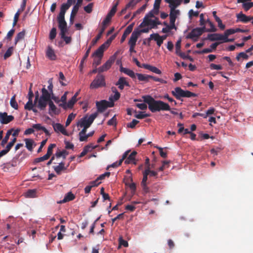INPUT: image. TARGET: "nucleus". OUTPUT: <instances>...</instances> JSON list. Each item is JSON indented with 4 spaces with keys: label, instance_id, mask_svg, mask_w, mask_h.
<instances>
[{
    "label": "nucleus",
    "instance_id": "f257e3e1",
    "mask_svg": "<svg viewBox=\"0 0 253 253\" xmlns=\"http://www.w3.org/2000/svg\"><path fill=\"white\" fill-rule=\"evenodd\" d=\"M144 102L147 104L148 108L152 113L161 111H170V107L169 104L161 100H156L149 95L142 96Z\"/></svg>",
    "mask_w": 253,
    "mask_h": 253
},
{
    "label": "nucleus",
    "instance_id": "f03ea898",
    "mask_svg": "<svg viewBox=\"0 0 253 253\" xmlns=\"http://www.w3.org/2000/svg\"><path fill=\"white\" fill-rule=\"evenodd\" d=\"M51 93L48 91L45 87L42 88V95L40 98L37 91L35 99V104L37 103V107L41 111L44 110L47 105V102L51 100Z\"/></svg>",
    "mask_w": 253,
    "mask_h": 253
},
{
    "label": "nucleus",
    "instance_id": "7ed1b4c3",
    "mask_svg": "<svg viewBox=\"0 0 253 253\" xmlns=\"http://www.w3.org/2000/svg\"><path fill=\"white\" fill-rule=\"evenodd\" d=\"M97 116L98 113L95 112L91 114L89 117L85 116L81 119L80 121L77 124V126H80L81 127H82L83 126H85L86 127H89Z\"/></svg>",
    "mask_w": 253,
    "mask_h": 253
},
{
    "label": "nucleus",
    "instance_id": "20e7f679",
    "mask_svg": "<svg viewBox=\"0 0 253 253\" xmlns=\"http://www.w3.org/2000/svg\"><path fill=\"white\" fill-rule=\"evenodd\" d=\"M105 84L104 77L102 75L99 74L96 76L91 83L90 88L91 89L97 88L100 87L104 86Z\"/></svg>",
    "mask_w": 253,
    "mask_h": 253
},
{
    "label": "nucleus",
    "instance_id": "39448f33",
    "mask_svg": "<svg viewBox=\"0 0 253 253\" xmlns=\"http://www.w3.org/2000/svg\"><path fill=\"white\" fill-rule=\"evenodd\" d=\"M57 19L60 34L63 35L64 33H66L68 31L67 24L65 20V17L57 16Z\"/></svg>",
    "mask_w": 253,
    "mask_h": 253
},
{
    "label": "nucleus",
    "instance_id": "423d86ee",
    "mask_svg": "<svg viewBox=\"0 0 253 253\" xmlns=\"http://www.w3.org/2000/svg\"><path fill=\"white\" fill-rule=\"evenodd\" d=\"M119 0L114 5L111 10L108 13L106 18L103 20L102 22V25L105 26L110 22L112 16L114 15L117 11V6L119 4Z\"/></svg>",
    "mask_w": 253,
    "mask_h": 253
},
{
    "label": "nucleus",
    "instance_id": "0eeeda50",
    "mask_svg": "<svg viewBox=\"0 0 253 253\" xmlns=\"http://www.w3.org/2000/svg\"><path fill=\"white\" fill-rule=\"evenodd\" d=\"M116 57L114 55L111 56L102 66L98 68V72L101 73L109 69L115 62Z\"/></svg>",
    "mask_w": 253,
    "mask_h": 253
},
{
    "label": "nucleus",
    "instance_id": "6e6552de",
    "mask_svg": "<svg viewBox=\"0 0 253 253\" xmlns=\"http://www.w3.org/2000/svg\"><path fill=\"white\" fill-rule=\"evenodd\" d=\"M14 119L12 115H8L6 112H0V123L1 124H7L12 121Z\"/></svg>",
    "mask_w": 253,
    "mask_h": 253
},
{
    "label": "nucleus",
    "instance_id": "1a4fd4ad",
    "mask_svg": "<svg viewBox=\"0 0 253 253\" xmlns=\"http://www.w3.org/2000/svg\"><path fill=\"white\" fill-rule=\"evenodd\" d=\"M146 26H150L151 29L156 28L155 19H151L150 18H148L147 17H144L143 21L141 23L139 27L140 28H143Z\"/></svg>",
    "mask_w": 253,
    "mask_h": 253
},
{
    "label": "nucleus",
    "instance_id": "9d476101",
    "mask_svg": "<svg viewBox=\"0 0 253 253\" xmlns=\"http://www.w3.org/2000/svg\"><path fill=\"white\" fill-rule=\"evenodd\" d=\"M49 106L48 114L52 116L54 115H58L60 113V110L56 107L52 100L47 102Z\"/></svg>",
    "mask_w": 253,
    "mask_h": 253
},
{
    "label": "nucleus",
    "instance_id": "9b49d317",
    "mask_svg": "<svg viewBox=\"0 0 253 253\" xmlns=\"http://www.w3.org/2000/svg\"><path fill=\"white\" fill-rule=\"evenodd\" d=\"M108 103V102L105 100H103L100 101H97L96 103V106L97 108L98 112L101 113L104 112L109 106ZM112 106V105L109 106V107Z\"/></svg>",
    "mask_w": 253,
    "mask_h": 253
},
{
    "label": "nucleus",
    "instance_id": "f8f14e48",
    "mask_svg": "<svg viewBox=\"0 0 253 253\" xmlns=\"http://www.w3.org/2000/svg\"><path fill=\"white\" fill-rule=\"evenodd\" d=\"M83 1V0H77V2L73 6L71 13V15H70V22H72V21L73 20L74 17L77 14L80 7L82 4Z\"/></svg>",
    "mask_w": 253,
    "mask_h": 253
},
{
    "label": "nucleus",
    "instance_id": "ddd939ff",
    "mask_svg": "<svg viewBox=\"0 0 253 253\" xmlns=\"http://www.w3.org/2000/svg\"><path fill=\"white\" fill-rule=\"evenodd\" d=\"M137 36L134 35H131L130 38L129 40L128 44L129 45V51L130 52H136V51L134 50V47L136 45V42H137Z\"/></svg>",
    "mask_w": 253,
    "mask_h": 253
},
{
    "label": "nucleus",
    "instance_id": "4468645a",
    "mask_svg": "<svg viewBox=\"0 0 253 253\" xmlns=\"http://www.w3.org/2000/svg\"><path fill=\"white\" fill-rule=\"evenodd\" d=\"M151 40H154L156 42L157 44L160 46L163 43V40L161 38V36L158 33H153L150 35V37L147 39L148 42H150Z\"/></svg>",
    "mask_w": 253,
    "mask_h": 253
},
{
    "label": "nucleus",
    "instance_id": "2eb2a0df",
    "mask_svg": "<svg viewBox=\"0 0 253 253\" xmlns=\"http://www.w3.org/2000/svg\"><path fill=\"white\" fill-rule=\"evenodd\" d=\"M116 85H118L120 89L123 90L125 86H129V84L128 82L126 81V78L125 77H120L118 82L115 84Z\"/></svg>",
    "mask_w": 253,
    "mask_h": 253
},
{
    "label": "nucleus",
    "instance_id": "dca6fc26",
    "mask_svg": "<svg viewBox=\"0 0 253 253\" xmlns=\"http://www.w3.org/2000/svg\"><path fill=\"white\" fill-rule=\"evenodd\" d=\"M171 93L177 99L180 100L181 97H183L184 90L180 87H176L171 91Z\"/></svg>",
    "mask_w": 253,
    "mask_h": 253
},
{
    "label": "nucleus",
    "instance_id": "f3484780",
    "mask_svg": "<svg viewBox=\"0 0 253 253\" xmlns=\"http://www.w3.org/2000/svg\"><path fill=\"white\" fill-rule=\"evenodd\" d=\"M134 25V23H131L126 29L122 36L121 39V43H123L125 41L127 35H128L132 32Z\"/></svg>",
    "mask_w": 253,
    "mask_h": 253
},
{
    "label": "nucleus",
    "instance_id": "a211bd4d",
    "mask_svg": "<svg viewBox=\"0 0 253 253\" xmlns=\"http://www.w3.org/2000/svg\"><path fill=\"white\" fill-rule=\"evenodd\" d=\"M200 30V29L198 28L193 29L186 36V38L193 39L194 38H198L202 35L201 32Z\"/></svg>",
    "mask_w": 253,
    "mask_h": 253
},
{
    "label": "nucleus",
    "instance_id": "6ab92c4d",
    "mask_svg": "<svg viewBox=\"0 0 253 253\" xmlns=\"http://www.w3.org/2000/svg\"><path fill=\"white\" fill-rule=\"evenodd\" d=\"M53 127L55 131L57 132H60L65 135H68L67 131L61 124L59 123L54 124L53 125Z\"/></svg>",
    "mask_w": 253,
    "mask_h": 253
},
{
    "label": "nucleus",
    "instance_id": "aec40b11",
    "mask_svg": "<svg viewBox=\"0 0 253 253\" xmlns=\"http://www.w3.org/2000/svg\"><path fill=\"white\" fill-rule=\"evenodd\" d=\"M237 2L243 3L242 6L245 11H248L253 7V2H251V0H237Z\"/></svg>",
    "mask_w": 253,
    "mask_h": 253
},
{
    "label": "nucleus",
    "instance_id": "412c9836",
    "mask_svg": "<svg viewBox=\"0 0 253 253\" xmlns=\"http://www.w3.org/2000/svg\"><path fill=\"white\" fill-rule=\"evenodd\" d=\"M207 39L211 41H222L223 36L222 35L217 33L210 34L208 35Z\"/></svg>",
    "mask_w": 253,
    "mask_h": 253
},
{
    "label": "nucleus",
    "instance_id": "4be33fe9",
    "mask_svg": "<svg viewBox=\"0 0 253 253\" xmlns=\"http://www.w3.org/2000/svg\"><path fill=\"white\" fill-rule=\"evenodd\" d=\"M120 71L121 72H123L125 74L128 75L132 79H135L136 78V73H135L132 70L129 69L124 68L121 66L120 67Z\"/></svg>",
    "mask_w": 253,
    "mask_h": 253
},
{
    "label": "nucleus",
    "instance_id": "5701e85b",
    "mask_svg": "<svg viewBox=\"0 0 253 253\" xmlns=\"http://www.w3.org/2000/svg\"><path fill=\"white\" fill-rule=\"evenodd\" d=\"M46 56L51 60H55L56 59V55L54 51L50 46H48L46 49Z\"/></svg>",
    "mask_w": 253,
    "mask_h": 253
},
{
    "label": "nucleus",
    "instance_id": "b1692460",
    "mask_svg": "<svg viewBox=\"0 0 253 253\" xmlns=\"http://www.w3.org/2000/svg\"><path fill=\"white\" fill-rule=\"evenodd\" d=\"M142 66L144 69L149 70V71L157 74L160 75L162 74L161 71L156 67L153 66L148 64H143Z\"/></svg>",
    "mask_w": 253,
    "mask_h": 253
},
{
    "label": "nucleus",
    "instance_id": "393cba45",
    "mask_svg": "<svg viewBox=\"0 0 253 253\" xmlns=\"http://www.w3.org/2000/svg\"><path fill=\"white\" fill-rule=\"evenodd\" d=\"M75 198V196L71 192H69L65 196L64 199L62 200L58 201L57 203L58 204L65 203L67 202L72 201Z\"/></svg>",
    "mask_w": 253,
    "mask_h": 253
},
{
    "label": "nucleus",
    "instance_id": "a878e982",
    "mask_svg": "<svg viewBox=\"0 0 253 253\" xmlns=\"http://www.w3.org/2000/svg\"><path fill=\"white\" fill-rule=\"evenodd\" d=\"M237 20L239 21L247 23L250 22L251 16H247L246 14H243L242 12L237 14Z\"/></svg>",
    "mask_w": 253,
    "mask_h": 253
},
{
    "label": "nucleus",
    "instance_id": "bb28decb",
    "mask_svg": "<svg viewBox=\"0 0 253 253\" xmlns=\"http://www.w3.org/2000/svg\"><path fill=\"white\" fill-rule=\"evenodd\" d=\"M24 141L25 142L26 147L27 149L30 151H32L34 147L36 145V144L35 143L34 141L30 138H25Z\"/></svg>",
    "mask_w": 253,
    "mask_h": 253
},
{
    "label": "nucleus",
    "instance_id": "cd10ccee",
    "mask_svg": "<svg viewBox=\"0 0 253 253\" xmlns=\"http://www.w3.org/2000/svg\"><path fill=\"white\" fill-rule=\"evenodd\" d=\"M179 10L170 9L169 13L170 22H175L177 16L179 14Z\"/></svg>",
    "mask_w": 253,
    "mask_h": 253
},
{
    "label": "nucleus",
    "instance_id": "c85d7f7f",
    "mask_svg": "<svg viewBox=\"0 0 253 253\" xmlns=\"http://www.w3.org/2000/svg\"><path fill=\"white\" fill-rule=\"evenodd\" d=\"M136 77H137V79L139 81L148 82L149 79H150L151 75L136 73Z\"/></svg>",
    "mask_w": 253,
    "mask_h": 253
},
{
    "label": "nucleus",
    "instance_id": "c756f323",
    "mask_svg": "<svg viewBox=\"0 0 253 253\" xmlns=\"http://www.w3.org/2000/svg\"><path fill=\"white\" fill-rule=\"evenodd\" d=\"M151 29L150 28H143L140 30L138 29H134V30L132 32L131 35H135L137 36V39H138L139 36H140L141 33H147L149 32V30Z\"/></svg>",
    "mask_w": 253,
    "mask_h": 253
},
{
    "label": "nucleus",
    "instance_id": "7c9ffc66",
    "mask_svg": "<svg viewBox=\"0 0 253 253\" xmlns=\"http://www.w3.org/2000/svg\"><path fill=\"white\" fill-rule=\"evenodd\" d=\"M66 168L65 167V163L61 162L58 166L54 167V169L56 173L58 175L61 174L62 170H65Z\"/></svg>",
    "mask_w": 253,
    "mask_h": 253
},
{
    "label": "nucleus",
    "instance_id": "2f4dec72",
    "mask_svg": "<svg viewBox=\"0 0 253 253\" xmlns=\"http://www.w3.org/2000/svg\"><path fill=\"white\" fill-rule=\"evenodd\" d=\"M70 5L67 3H63L62 4L60 8V11L58 16L65 17V14L66 11L70 8Z\"/></svg>",
    "mask_w": 253,
    "mask_h": 253
},
{
    "label": "nucleus",
    "instance_id": "473e14b6",
    "mask_svg": "<svg viewBox=\"0 0 253 253\" xmlns=\"http://www.w3.org/2000/svg\"><path fill=\"white\" fill-rule=\"evenodd\" d=\"M137 3V1H134V0H131L120 12V15L125 14L126 10L130 7H134Z\"/></svg>",
    "mask_w": 253,
    "mask_h": 253
},
{
    "label": "nucleus",
    "instance_id": "72a5a7b5",
    "mask_svg": "<svg viewBox=\"0 0 253 253\" xmlns=\"http://www.w3.org/2000/svg\"><path fill=\"white\" fill-rule=\"evenodd\" d=\"M32 127L37 130H42L47 135H50V133L47 129L45 127L42 126L40 124H34Z\"/></svg>",
    "mask_w": 253,
    "mask_h": 253
},
{
    "label": "nucleus",
    "instance_id": "f704fd0d",
    "mask_svg": "<svg viewBox=\"0 0 253 253\" xmlns=\"http://www.w3.org/2000/svg\"><path fill=\"white\" fill-rule=\"evenodd\" d=\"M13 131V129L11 128L7 130L5 136L4 138L2 139L0 145L1 146L4 147L6 143H7L10 135L11 134L12 132Z\"/></svg>",
    "mask_w": 253,
    "mask_h": 253
},
{
    "label": "nucleus",
    "instance_id": "c9c22d12",
    "mask_svg": "<svg viewBox=\"0 0 253 253\" xmlns=\"http://www.w3.org/2000/svg\"><path fill=\"white\" fill-rule=\"evenodd\" d=\"M137 154V152L133 151L130 154L128 155L127 159L125 160V163L126 164H129L131 163V162L133 161L135 159V156Z\"/></svg>",
    "mask_w": 253,
    "mask_h": 253
},
{
    "label": "nucleus",
    "instance_id": "e433bc0d",
    "mask_svg": "<svg viewBox=\"0 0 253 253\" xmlns=\"http://www.w3.org/2000/svg\"><path fill=\"white\" fill-rule=\"evenodd\" d=\"M37 103L35 104V102L33 103L32 99H29L28 101L25 104L24 106V108L26 110L31 111V109H33V107H35L36 106L37 107Z\"/></svg>",
    "mask_w": 253,
    "mask_h": 253
},
{
    "label": "nucleus",
    "instance_id": "4c0bfd02",
    "mask_svg": "<svg viewBox=\"0 0 253 253\" xmlns=\"http://www.w3.org/2000/svg\"><path fill=\"white\" fill-rule=\"evenodd\" d=\"M162 0H155L154 4V11L157 15L159 13L160 4Z\"/></svg>",
    "mask_w": 253,
    "mask_h": 253
},
{
    "label": "nucleus",
    "instance_id": "58836bf2",
    "mask_svg": "<svg viewBox=\"0 0 253 253\" xmlns=\"http://www.w3.org/2000/svg\"><path fill=\"white\" fill-rule=\"evenodd\" d=\"M36 196V190L35 189L28 190L25 193V196L27 198H34Z\"/></svg>",
    "mask_w": 253,
    "mask_h": 253
},
{
    "label": "nucleus",
    "instance_id": "ea45409f",
    "mask_svg": "<svg viewBox=\"0 0 253 253\" xmlns=\"http://www.w3.org/2000/svg\"><path fill=\"white\" fill-rule=\"evenodd\" d=\"M103 55V50L101 48H98L92 54V56L97 57L98 58H102Z\"/></svg>",
    "mask_w": 253,
    "mask_h": 253
},
{
    "label": "nucleus",
    "instance_id": "a19ab883",
    "mask_svg": "<svg viewBox=\"0 0 253 253\" xmlns=\"http://www.w3.org/2000/svg\"><path fill=\"white\" fill-rule=\"evenodd\" d=\"M16 98V95H14L10 99V106L14 109L17 110L18 108V104L16 101L15 99Z\"/></svg>",
    "mask_w": 253,
    "mask_h": 253
},
{
    "label": "nucleus",
    "instance_id": "79ce46f5",
    "mask_svg": "<svg viewBox=\"0 0 253 253\" xmlns=\"http://www.w3.org/2000/svg\"><path fill=\"white\" fill-rule=\"evenodd\" d=\"M25 35V31L24 30L19 32L15 38V43L16 44L20 40L24 39Z\"/></svg>",
    "mask_w": 253,
    "mask_h": 253
},
{
    "label": "nucleus",
    "instance_id": "37998d69",
    "mask_svg": "<svg viewBox=\"0 0 253 253\" xmlns=\"http://www.w3.org/2000/svg\"><path fill=\"white\" fill-rule=\"evenodd\" d=\"M68 155V153L66 150H63L62 151H57L55 154V156L57 158L63 157L64 159L66 158V156Z\"/></svg>",
    "mask_w": 253,
    "mask_h": 253
},
{
    "label": "nucleus",
    "instance_id": "c03bdc74",
    "mask_svg": "<svg viewBox=\"0 0 253 253\" xmlns=\"http://www.w3.org/2000/svg\"><path fill=\"white\" fill-rule=\"evenodd\" d=\"M150 171L148 169H145V170L143 172V178L141 181L142 183H146L147 180L148 179V175L149 174Z\"/></svg>",
    "mask_w": 253,
    "mask_h": 253
},
{
    "label": "nucleus",
    "instance_id": "a18cd8bd",
    "mask_svg": "<svg viewBox=\"0 0 253 253\" xmlns=\"http://www.w3.org/2000/svg\"><path fill=\"white\" fill-rule=\"evenodd\" d=\"M75 117H76V114H73V113H71L70 114H69L68 115L66 123H65L66 126H68L70 124L71 122H72V121L73 119H74Z\"/></svg>",
    "mask_w": 253,
    "mask_h": 253
},
{
    "label": "nucleus",
    "instance_id": "49530a36",
    "mask_svg": "<svg viewBox=\"0 0 253 253\" xmlns=\"http://www.w3.org/2000/svg\"><path fill=\"white\" fill-rule=\"evenodd\" d=\"M197 94L188 90H184L183 97H197Z\"/></svg>",
    "mask_w": 253,
    "mask_h": 253
},
{
    "label": "nucleus",
    "instance_id": "de8ad7c7",
    "mask_svg": "<svg viewBox=\"0 0 253 253\" xmlns=\"http://www.w3.org/2000/svg\"><path fill=\"white\" fill-rule=\"evenodd\" d=\"M112 90L115 93L113 96V99L114 101L118 100L120 97V93L117 91V89L115 87H112Z\"/></svg>",
    "mask_w": 253,
    "mask_h": 253
},
{
    "label": "nucleus",
    "instance_id": "09e8293b",
    "mask_svg": "<svg viewBox=\"0 0 253 253\" xmlns=\"http://www.w3.org/2000/svg\"><path fill=\"white\" fill-rule=\"evenodd\" d=\"M56 147L55 144H51L49 145L47 153L46 154V155L49 158L50 156L52 155L53 152V149Z\"/></svg>",
    "mask_w": 253,
    "mask_h": 253
},
{
    "label": "nucleus",
    "instance_id": "8fccbe9b",
    "mask_svg": "<svg viewBox=\"0 0 253 253\" xmlns=\"http://www.w3.org/2000/svg\"><path fill=\"white\" fill-rule=\"evenodd\" d=\"M150 114H144L142 112H139L138 114H136L134 117L138 119H142L145 118L150 117Z\"/></svg>",
    "mask_w": 253,
    "mask_h": 253
},
{
    "label": "nucleus",
    "instance_id": "3c124183",
    "mask_svg": "<svg viewBox=\"0 0 253 253\" xmlns=\"http://www.w3.org/2000/svg\"><path fill=\"white\" fill-rule=\"evenodd\" d=\"M105 29H106V26L103 25L102 28H101V29L100 30L99 33L98 34V35L95 37V40H94V42H97L98 40H99L101 38V37H102V35L103 33H104Z\"/></svg>",
    "mask_w": 253,
    "mask_h": 253
},
{
    "label": "nucleus",
    "instance_id": "603ef678",
    "mask_svg": "<svg viewBox=\"0 0 253 253\" xmlns=\"http://www.w3.org/2000/svg\"><path fill=\"white\" fill-rule=\"evenodd\" d=\"M13 50V49L12 47H9L4 54V58L6 59L7 58L9 57L12 55Z\"/></svg>",
    "mask_w": 253,
    "mask_h": 253
},
{
    "label": "nucleus",
    "instance_id": "864d4df0",
    "mask_svg": "<svg viewBox=\"0 0 253 253\" xmlns=\"http://www.w3.org/2000/svg\"><path fill=\"white\" fill-rule=\"evenodd\" d=\"M56 36V29L54 27L52 28L50 31L49 38L50 40L54 39Z\"/></svg>",
    "mask_w": 253,
    "mask_h": 253
},
{
    "label": "nucleus",
    "instance_id": "5fc2aeb1",
    "mask_svg": "<svg viewBox=\"0 0 253 253\" xmlns=\"http://www.w3.org/2000/svg\"><path fill=\"white\" fill-rule=\"evenodd\" d=\"M241 58H242L244 59H248V58H249V56L245 52H240L239 53L238 55L236 56V59L238 60V61H239L240 60V59Z\"/></svg>",
    "mask_w": 253,
    "mask_h": 253
},
{
    "label": "nucleus",
    "instance_id": "6e6d98bb",
    "mask_svg": "<svg viewBox=\"0 0 253 253\" xmlns=\"http://www.w3.org/2000/svg\"><path fill=\"white\" fill-rule=\"evenodd\" d=\"M182 0H173L170 9H174L178 6L182 2Z\"/></svg>",
    "mask_w": 253,
    "mask_h": 253
},
{
    "label": "nucleus",
    "instance_id": "4d7b16f0",
    "mask_svg": "<svg viewBox=\"0 0 253 253\" xmlns=\"http://www.w3.org/2000/svg\"><path fill=\"white\" fill-rule=\"evenodd\" d=\"M77 101V99L75 98V96H73L72 98L69 100V101L67 103V106H68L69 108H72L75 103Z\"/></svg>",
    "mask_w": 253,
    "mask_h": 253
},
{
    "label": "nucleus",
    "instance_id": "13d9d810",
    "mask_svg": "<svg viewBox=\"0 0 253 253\" xmlns=\"http://www.w3.org/2000/svg\"><path fill=\"white\" fill-rule=\"evenodd\" d=\"M90 148V146L89 145H87V146H85L84 148L83 151L81 152V153L79 156V157L82 158V157H84V156H85L87 154V153L89 151V149Z\"/></svg>",
    "mask_w": 253,
    "mask_h": 253
},
{
    "label": "nucleus",
    "instance_id": "bf43d9fd",
    "mask_svg": "<svg viewBox=\"0 0 253 253\" xmlns=\"http://www.w3.org/2000/svg\"><path fill=\"white\" fill-rule=\"evenodd\" d=\"M66 34L64 33L63 35L60 34L61 38L64 40L66 44H69L71 42L72 39L70 37L66 36Z\"/></svg>",
    "mask_w": 253,
    "mask_h": 253
},
{
    "label": "nucleus",
    "instance_id": "052dcab7",
    "mask_svg": "<svg viewBox=\"0 0 253 253\" xmlns=\"http://www.w3.org/2000/svg\"><path fill=\"white\" fill-rule=\"evenodd\" d=\"M181 40H179L177 41L175 44V48H176V54L179 55V52H181L180 51L181 48Z\"/></svg>",
    "mask_w": 253,
    "mask_h": 253
},
{
    "label": "nucleus",
    "instance_id": "680f3d73",
    "mask_svg": "<svg viewBox=\"0 0 253 253\" xmlns=\"http://www.w3.org/2000/svg\"><path fill=\"white\" fill-rule=\"evenodd\" d=\"M94 133V131L90 132L87 134H85L84 137H81V138H79L80 141H86L89 137L92 136Z\"/></svg>",
    "mask_w": 253,
    "mask_h": 253
},
{
    "label": "nucleus",
    "instance_id": "e2e57ef3",
    "mask_svg": "<svg viewBox=\"0 0 253 253\" xmlns=\"http://www.w3.org/2000/svg\"><path fill=\"white\" fill-rule=\"evenodd\" d=\"M209 25L210 26V29H207L206 32H215L217 31V29L215 27V26L211 21H209Z\"/></svg>",
    "mask_w": 253,
    "mask_h": 253
},
{
    "label": "nucleus",
    "instance_id": "0e129e2a",
    "mask_svg": "<svg viewBox=\"0 0 253 253\" xmlns=\"http://www.w3.org/2000/svg\"><path fill=\"white\" fill-rule=\"evenodd\" d=\"M235 34L234 29H229L225 31L224 33V38L228 37L229 35Z\"/></svg>",
    "mask_w": 253,
    "mask_h": 253
},
{
    "label": "nucleus",
    "instance_id": "69168bd1",
    "mask_svg": "<svg viewBox=\"0 0 253 253\" xmlns=\"http://www.w3.org/2000/svg\"><path fill=\"white\" fill-rule=\"evenodd\" d=\"M93 3H90L84 7V11L87 13H90L92 11Z\"/></svg>",
    "mask_w": 253,
    "mask_h": 253
},
{
    "label": "nucleus",
    "instance_id": "338daca9",
    "mask_svg": "<svg viewBox=\"0 0 253 253\" xmlns=\"http://www.w3.org/2000/svg\"><path fill=\"white\" fill-rule=\"evenodd\" d=\"M210 67L212 70H220L222 69V67L220 65H216L213 63L211 64Z\"/></svg>",
    "mask_w": 253,
    "mask_h": 253
},
{
    "label": "nucleus",
    "instance_id": "774afa93",
    "mask_svg": "<svg viewBox=\"0 0 253 253\" xmlns=\"http://www.w3.org/2000/svg\"><path fill=\"white\" fill-rule=\"evenodd\" d=\"M179 56L184 59H189L190 61H193V58L189 55H186L184 52H179Z\"/></svg>",
    "mask_w": 253,
    "mask_h": 253
}]
</instances>
